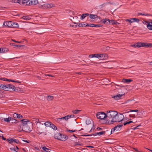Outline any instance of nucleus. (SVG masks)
I'll use <instances>...</instances> for the list:
<instances>
[{
  "mask_svg": "<svg viewBox=\"0 0 152 152\" xmlns=\"http://www.w3.org/2000/svg\"><path fill=\"white\" fill-rule=\"evenodd\" d=\"M23 117L22 115L20 114H18V118H23Z\"/></svg>",
  "mask_w": 152,
  "mask_h": 152,
  "instance_id": "obj_57",
  "label": "nucleus"
},
{
  "mask_svg": "<svg viewBox=\"0 0 152 152\" xmlns=\"http://www.w3.org/2000/svg\"><path fill=\"white\" fill-rule=\"evenodd\" d=\"M126 20L131 23L134 22L138 23L140 21V20L136 18H132L130 19H126Z\"/></svg>",
  "mask_w": 152,
  "mask_h": 152,
  "instance_id": "obj_13",
  "label": "nucleus"
},
{
  "mask_svg": "<svg viewBox=\"0 0 152 152\" xmlns=\"http://www.w3.org/2000/svg\"><path fill=\"white\" fill-rule=\"evenodd\" d=\"M61 134L60 133L57 132L55 133L54 135V137L55 139H57L59 138V136Z\"/></svg>",
  "mask_w": 152,
  "mask_h": 152,
  "instance_id": "obj_29",
  "label": "nucleus"
},
{
  "mask_svg": "<svg viewBox=\"0 0 152 152\" xmlns=\"http://www.w3.org/2000/svg\"><path fill=\"white\" fill-rule=\"evenodd\" d=\"M133 81L132 80L130 79H123V81L124 83H130L131 82Z\"/></svg>",
  "mask_w": 152,
  "mask_h": 152,
  "instance_id": "obj_23",
  "label": "nucleus"
},
{
  "mask_svg": "<svg viewBox=\"0 0 152 152\" xmlns=\"http://www.w3.org/2000/svg\"><path fill=\"white\" fill-rule=\"evenodd\" d=\"M80 111V110H76L72 111V112L73 113L75 114H77L79 113V112Z\"/></svg>",
  "mask_w": 152,
  "mask_h": 152,
  "instance_id": "obj_41",
  "label": "nucleus"
},
{
  "mask_svg": "<svg viewBox=\"0 0 152 152\" xmlns=\"http://www.w3.org/2000/svg\"><path fill=\"white\" fill-rule=\"evenodd\" d=\"M103 26V25L101 24H94V27H102Z\"/></svg>",
  "mask_w": 152,
  "mask_h": 152,
  "instance_id": "obj_48",
  "label": "nucleus"
},
{
  "mask_svg": "<svg viewBox=\"0 0 152 152\" xmlns=\"http://www.w3.org/2000/svg\"><path fill=\"white\" fill-rule=\"evenodd\" d=\"M79 25L80 27H84L86 26V24L83 23H80Z\"/></svg>",
  "mask_w": 152,
  "mask_h": 152,
  "instance_id": "obj_42",
  "label": "nucleus"
},
{
  "mask_svg": "<svg viewBox=\"0 0 152 152\" xmlns=\"http://www.w3.org/2000/svg\"><path fill=\"white\" fill-rule=\"evenodd\" d=\"M129 116L130 117H132V118H134L135 117V115H134V114H133V115H129Z\"/></svg>",
  "mask_w": 152,
  "mask_h": 152,
  "instance_id": "obj_60",
  "label": "nucleus"
},
{
  "mask_svg": "<svg viewBox=\"0 0 152 152\" xmlns=\"http://www.w3.org/2000/svg\"><path fill=\"white\" fill-rule=\"evenodd\" d=\"M30 5H35L37 4L38 3L37 0H30Z\"/></svg>",
  "mask_w": 152,
  "mask_h": 152,
  "instance_id": "obj_16",
  "label": "nucleus"
},
{
  "mask_svg": "<svg viewBox=\"0 0 152 152\" xmlns=\"http://www.w3.org/2000/svg\"><path fill=\"white\" fill-rule=\"evenodd\" d=\"M8 50V49L5 48H2L1 49V53H4L7 52Z\"/></svg>",
  "mask_w": 152,
  "mask_h": 152,
  "instance_id": "obj_26",
  "label": "nucleus"
},
{
  "mask_svg": "<svg viewBox=\"0 0 152 152\" xmlns=\"http://www.w3.org/2000/svg\"><path fill=\"white\" fill-rule=\"evenodd\" d=\"M12 121V123H19V121H17V120L13 118L12 117V119H11V120Z\"/></svg>",
  "mask_w": 152,
  "mask_h": 152,
  "instance_id": "obj_38",
  "label": "nucleus"
},
{
  "mask_svg": "<svg viewBox=\"0 0 152 152\" xmlns=\"http://www.w3.org/2000/svg\"><path fill=\"white\" fill-rule=\"evenodd\" d=\"M32 124L30 122L28 124L24 125L21 127L18 128L19 131H23L26 132H29L32 130V129L30 127H32Z\"/></svg>",
  "mask_w": 152,
  "mask_h": 152,
  "instance_id": "obj_2",
  "label": "nucleus"
},
{
  "mask_svg": "<svg viewBox=\"0 0 152 152\" xmlns=\"http://www.w3.org/2000/svg\"><path fill=\"white\" fill-rule=\"evenodd\" d=\"M142 47H144L145 48L148 47V43L142 42Z\"/></svg>",
  "mask_w": 152,
  "mask_h": 152,
  "instance_id": "obj_40",
  "label": "nucleus"
},
{
  "mask_svg": "<svg viewBox=\"0 0 152 152\" xmlns=\"http://www.w3.org/2000/svg\"><path fill=\"white\" fill-rule=\"evenodd\" d=\"M11 119H12V117H9L7 118H4V121L5 122H9L11 121Z\"/></svg>",
  "mask_w": 152,
  "mask_h": 152,
  "instance_id": "obj_32",
  "label": "nucleus"
},
{
  "mask_svg": "<svg viewBox=\"0 0 152 152\" xmlns=\"http://www.w3.org/2000/svg\"><path fill=\"white\" fill-rule=\"evenodd\" d=\"M124 118V115L121 113L118 114L115 116L114 118H113L110 121V120H107L106 122V124H113L114 122H119L122 121Z\"/></svg>",
  "mask_w": 152,
  "mask_h": 152,
  "instance_id": "obj_1",
  "label": "nucleus"
},
{
  "mask_svg": "<svg viewBox=\"0 0 152 152\" xmlns=\"http://www.w3.org/2000/svg\"><path fill=\"white\" fill-rule=\"evenodd\" d=\"M37 121H39V123L41 124L42 125H43L44 123L45 122V121H44L41 118L39 119V120H38Z\"/></svg>",
  "mask_w": 152,
  "mask_h": 152,
  "instance_id": "obj_28",
  "label": "nucleus"
},
{
  "mask_svg": "<svg viewBox=\"0 0 152 152\" xmlns=\"http://www.w3.org/2000/svg\"><path fill=\"white\" fill-rule=\"evenodd\" d=\"M91 123V121L89 119H87L86 120V123L87 125L90 124Z\"/></svg>",
  "mask_w": 152,
  "mask_h": 152,
  "instance_id": "obj_43",
  "label": "nucleus"
},
{
  "mask_svg": "<svg viewBox=\"0 0 152 152\" xmlns=\"http://www.w3.org/2000/svg\"><path fill=\"white\" fill-rule=\"evenodd\" d=\"M21 89L20 88L18 87H15V88H14V90L13 91H15L16 92H20Z\"/></svg>",
  "mask_w": 152,
  "mask_h": 152,
  "instance_id": "obj_33",
  "label": "nucleus"
},
{
  "mask_svg": "<svg viewBox=\"0 0 152 152\" xmlns=\"http://www.w3.org/2000/svg\"><path fill=\"white\" fill-rule=\"evenodd\" d=\"M100 56V53L94 54L89 55V57L91 58L93 57H96L98 58L99 59V57Z\"/></svg>",
  "mask_w": 152,
  "mask_h": 152,
  "instance_id": "obj_15",
  "label": "nucleus"
},
{
  "mask_svg": "<svg viewBox=\"0 0 152 152\" xmlns=\"http://www.w3.org/2000/svg\"><path fill=\"white\" fill-rule=\"evenodd\" d=\"M19 27V25L18 23L12 22L11 28H16Z\"/></svg>",
  "mask_w": 152,
  "mask_h": 152,
  "instance_id": "obj_18",
  "label": "nucleus"
},
{
  "mask_svg": "<svg viewBox=\"0 0 152 152\" xmlns=\"http://www.w3.org/2000/svg\"><path fill=\"white\" fill-rule=\"evenodd\" d=\"M12 22L11 21H5L3 23V26L4 27H11L12 26Z\"/></svg>",
  "mask_w": 152,
  "mask_h": 152,
  "instance_id": "obj_9",
  "label": "nucleus"
},
{
  "mask_svg": "<svg viewBox=\"0 0 152 152\" xmlns=\"http://www.w3.org/2000/svg\"><path fill=\"white\" fill-rule=\"evenodd\" d=\"M145 23L144 24L147 25V28L151 30H152V20L150 22L145 21Z\"/></svg>",
  "mask_w": 152,
  "mask_h": 152,
  "instance_id": "obj_8",
  "label": "nucleus"
},
{
  "mask_svg": "<svg viewBox=\"0 0 152 152\" xmlns=\"http://www.w3.org/2000/svg\"><path fill=\"white\" fill-rule=\"evenodd\" d=\"M86 26H89L90 27H93L94 26V24H86Z\"/></svg>",
  "mask_w": 152,
  "mask_h": 152,
  "instance_id": "obj_45",
  "label": "nucleus"
},
{
  "mask_svg": "<svg viewBox=\"0 0 152 152\" xmlns=\"http://www.w3.org/2000/svg\"><path fill=\"white\" fill-rule=\"evenodd\" d=\"M67 132H76V130H67Z\"/></svg>",
  "mask_w": 152,
  "mask_h": 152,
  "instance_id": "obj_59",
  "label": "nucleus"
},
{
  "mask_svg": "<svg viewBox=\"0 0 152 152\" xmlns=\"http://www.w3.org/2000/svg\"><path fill=\"white\" fill-rule=\"evenodd\" d=\"M61 118L62 120L64 119L65 120L67 121L68 119V117H67L66 115L64 117H61Z\"/></svg>",
  "mask_w": 152,
  "mask_h": 152,
  "instance_id": "obj_52",
  "label": "nucleus"
},
{
  "mask_svg": "<svg viewBox=\"0 0 152 152\" xmlns=\"http://www.w3.org/2000/svg\"><path fill=\"white\" fill-rule=\"evenodd\" d=\"M61 140L62 141H65L68 139V137L65 135L61 134Z\"/></svg>",
  "mask_w": 152,
  "mask_h": 152,
  "instance_id": "obj_17",
  "label": "nucleus"
},
{
  "mask_svg": "<svg viewBox=\"0 0 152 152\" xmlns=\"http://www.w3.org/2000/svg\"><path fill=\"white\" fill-rule=\"evenodd\" d=\"M138 15H144L145 16H152V14H149L146 13V14H143L141 13H139Z\"/></svg>",
  "mask_w": 152,
  "mask_h": 152,
  "instance_id": "obj_30",
  "label": "nucleus"
},
{
  "mask_svg": "<svg viewBox=\"0 0 152 152\" xmlns=\"http://www.w3.org/2000/svg\"><path fill=\"white\" fill-rule=\"evenodd\" d=\"M106 131H102L101 132H97V134H98V135H101L103 134H105V132Z\"/></svg>",
  "mask_w": 152,
  "mask_h": 152,
  "instance_id": "obj_39",
  "label": "nucleus"
},
{
  "mask_svg": "<svg viewBox=\"0 0 152 152\" xmlns=\"http://www.w3.org/2000/svg\"><path fill=\"white\" fill-rule=\"evenodd\" d=\"M80 23H77V24L76 25H75V27H80L79 25V24H80Z\"/></svg>",
  "mask_w": 152,
  "mask_h": 152,
  "instance_id": "obj_62",
  "label": "nucleus"
},
{
  "mask_svg": "<svg viewBox=\"0 0 152 152\" xmlns=\"http://www.w3.org/2000/svg\"><path fill=\"white\" fill-rule=\"evenodd\" d=\"M38 120H39V119H34V120H33V121H34L35 123L37 124V123H39V121H37Z\"/></svg>",
  "mask_w": 152,
  "mask_h": 152,
  "instance_id": "obj_55",
  "label": "nucleus"
},
{
  "mask_svg": "<svg viewBox=\"0 0 152 152\" xmlns=\"http://www.w3.org/2000/svg\"><path fill=\"white\" fill-rule=\"evenodd\" d=\"M106 131L105 134L106 135H110L113 132L112 131V130H111V131H110V130H106L105 131Z\"/></svg>",
  "mask_w": 152,
  "mask_h": 152,
  "instance_id": "obj_22",
  "label": "nucleus"
},
{
  "mask_svg": "<svg viewBox=\"0 0 152 152\" xmlns=\"http://www.w3.org/2000/svg\"><path fill=\"white\" fill-rule=\"evenodd\" d=\"M124 94H118L114 96H112V97L114 98L116 100H118L119 99H121V97L123 96Z\"/></svg>",
  "mask_w": 152,
  "mask_h": 152,
  "instance_id": "obj_14",
  "label": "nucleus"
},
{
  "mask_svg": "<svg viewBox=\"0 0 152 152\" xmlns=\"http://www.w3.org/2000/svg\"><path fill=\"white\" fill-rule=\"evenodd\" d=\"M51 122L49 121H47L44 123L46 127H50V125H51Z\"/></svg>",
  "mask_w": 152,
  "mask_h": 152,
  "instance_id": "obj_24",
  "label": "nucleus"
},
{
  "mask_svg": "<svg viewBox=\"0 0 152 152\" xmlns=\"http://www.w3.org/2000/svg\"><path fill=\"white\" fill-rule=\"evenodd\" d=\"M3 87L4 90L10 91H13L14 88H15V87L11 84H4V86H3Z\"/></svg>",
  "mask_w": 152,
  "mask_h": 152,
  "instance_id": "obj_5",
  "label": "nucleus"
},
{
  "mask_svg": "<svg viewBox=\"0 0 152 152\" xmlns=\"http://www.w3.org/2000/svg\"><path fill=\"white\" fill-rule=\"evenodd\" d=\"M136 43L137 45H136V46H137V47L140 48L142 47V42H138Z\"/></svg>",
  "mask_w": 152,
  "mask_h": 152,
  "instance_id": "obj_36",
  "label": "nucleus"
},
{
  "mask_svg": "<svg viewBox=\"0 0 152 152\" xmlns=\"http://www.w3.org/2000/svg\"><path fill=\"white\" fill-rule=\"evenodd\" d=\"M110 24H112V25H116L117 23V22L113 20H110Z\"/></svg>",
  "mask_w": 152,
  "mask_h": 152,
  "instance_id": "obj_37",
  "label": "nucleus"
},
{
  "mask_svg": "<svg viewBox=\"0 0 152 152\" xmlns=\"http://www.w3.org/2000/svg\"><path fill=\"white\" fill-rule=\"evenodd\" d=\"M89 14L88 13H84L80 17V19L81 20L84 19L86 17L88 16Z\"/></svg>",
  "mask_w": 152,
  "mask_h": 152,
  "instance_id": "obj_20",
  "label": "nucleus"
},
{
  "mask_svg": "<svg viewBox=\"0 0 152 152\" xmlns=\"http://www.w3.org/2000/svg\"><path fill=\"white\" fill-rule=\"evenodd\" d=\"M7 140L8 141L9 143L12 144L14 142V138L9 137L8 139H7Z\"/></svg>",
  "mask_w": 152,
  "mask_h": 152,
  "instance_id": "obj_21",
  "label": "nucleus"
},
{
  "mask_svg": "<svg viewBox=\"0 0 152 152\" xmlns=\"http://www.w3.org/2000/svg\"><path fill=\"white\" fill-rule=\"evenodd\" d=\"M55 6L54 4L52 3H45L43 5H40L39 7L43 9H49L52 7Z\"/></svg>",
  "mask_w": 152,
  "mask_h": 152,
  "instance_id": "obj_6",
  "label": "nucleus"
},
{
  "mask_svg": "<svg viewBox=\"0 0 152 152\" xmlns=\"http://www.w3.org/2000/svg\"><path fill=\"white\" fill-rule=\"evenodd\" d=\"M62 120L61 118H58L57 119V121L58 122H60Z\"/></svg>",
  "mask_w": 152,
  "mask_h": 152,
  "instance_id": "obj_63",
  "label": "nucleus"
},
{
  "mask_svg": "<svg viewBox=\"0 0 152 152\" xmlns=\"http://www.w3.org/2000/svg\"><path fill=\"white\" fill-rule=\"evenodd\" d=\"M148 47H152V43H148Z\"/></svg>",
  "mask_w": 152,
  "mask_h": 152,
  "instance_id": "obj_64",
  "label": "nucleus"
},
{
  "mask_svg": "<svg viewBox=\"0 0 152 152\" xmlns=\"http://www.w3.org/2000/svg\"><path fill=\"white\" fill-rule=\"evenodd\" d=\"M3 86H4V84H2L0 83V89H1L3 90V89H4L3 88L4 87Z\"/></svg>",
  "mask_w": 152,
  "mask_h": 152,
  "instance_id": "obj_56",
  "label": "nucleus"
},
{
  "mask_svg": "<svg viewBox=\"0 0 152 152\" xmlns=\"http://www.w3.org/2000/svg\"><path fill=\"white\" fill-rule=\"evenodd\" d=\"M14 142L18 144L20 143V142H19L18 140L15 139V138H14Z\"/></svg>",
  "mask_w": 152,
  "mask_h": 152,
  "instance_id": "obj_44",
  "label": "nucleus"
},
{
  "mask_svg": "<svg viewBox=\"0 0 152 152\" xmlns=\"http://www.w3.org/2000/svg\"><path fill=\"white\" fill-rule=\"evenodd\" d=\"M105 24L107 25H109L110 24V20L108 18H105Z\"/></svg>",
  "mask_w": 152,
  "mask_h": 152,
  "instance_id": "obj_35",
  "label": "nucleus"
},
{
  "mask_svg": "<svg viewBox=\"0 0 152 152\" xmlns=\"http://www.w3.org/2000/svg\"><path fill=\"white\" fill-rule=\"evenodd\" d=\"M100 56L99 57V59L101 60H105L108 58V55L106 53H100Z\"/></svg>",
  "mask_w": 152,
  "mask_h": 152,
  "instance_id": "obj_11",
  "label": "nucleus"
},
{
  "mask_svg": "<svg viewBox=\"0 0 152 152\" xmlns=\"http://www.w3.org/2000/svg\"><path fill=\"white\" fill-rule=\"evenodd\" d=\"M141 126V125L140 124L139 125H138V126H136V127H134L133 128V129L134 130H135V129H138V127L139 126Z\"/></svg>",
  "mask_w": 152,
  "mask_h": 152,
  "instance_id": "obj_58",
  "label": "nucleus"
},
{
  "mask_svg": "<svg viewBox=\"0 0 152 152\" xmlns=\"http://www.w3.org/2000/svg\"><path fill=\"white\" fill-rule=\"evenodd\" d=\"M20 4L25 6L30 5V0H20Z\"/></svg>",
  "mask_w": 152,
  "mask_h": 152,
  "instance_id": "obj_10",
  "label": "nucleus"
},
{
  "mask_svg": "<svg viewBox=\"0 0 152 152\" xmlns=\"http://www.w3.org/2000/svg\"><path fill=\"white\" fill-rule=\"evenodd\" d=\"M123 126L122 124H118L112 129V131L114 132L116 130L117 131H119L121 129V127Z\"/></svg>",
  "mask_w": 152,
  "mask_h": 152,
  "instance_id": "obj_12",
  "label": "nucleus"
},
{
  "mask_svg": "<svg viewBox=\"0 0 152 152\" xmlns=\"http://www.w3.org/2000/svg\"><path fill=\"white\" fill-rule=\"evenodd\" d=\"M37 129H38V130L37 131V133L39 134H41L44 133V132H40L38 130H39V128L37 127Z\"/></svg>",
  "mask_w": 152,
  "mask_h": 152,
  "instance_id": "obj_47",
  "label": "nucleus"
},
{
  "mask_svg": "<svg viewBox=\"0 0 152 152\" xmlns=\"http://www.w3.org/2000/svg\"><path fill=\"white\" fill-rule=\"evenodd\" d=\"M13 3H18L20 4V0H13Z\"/></svg>",
  "mask_w": 152,
  "mask_h": 152,
  "instance_id": "obj_51",
  "label": "nucleus"
},
{
  "mask_svg": "<svg viewBox=\"0 0 152 152\" xmlns=\"http://www.w3.org/2000/svg\"><path fill=\"white\" fill-rule=\"evenodd\" d=\"M98 17V16L96 15H93L92 14L89 15V17L91 19H94Z\"/></svg>",
  "mask_w": 152,
  "mask_h": 152,
  "instance_id": "obj_19",
  "label": "nucleus"
},
{
  "mask_svg": "<svg viewBox=\"0 0 152 152\" xmlns=\"http://www.w3.org/2000/svg\"><path fill=\"white\" fill-rule=\"evenodd\" d=\"M18 114L17 113H14L13 114V117L15 118H18Z\"/></svg>",
  "mask_w": 152,
  "mask_h": 152,
  "instance_id": "obj_46",
  "label": "nucleus"
},
{
  "mask_svg": "<svg viewBox=\"0 0 152 152\" xmlns=\"http://www.w3.org/2000/svg\"><path fill=\"white\" fill-rule=\"evenodd\" d=\"M15 46L18 48H19V47H23V45H15Z\"/></svg>",
  "mask_w": 152,
  "mask_h": 152,
  "instance_id": "obj_61",
  "label": "nucleus"
},
{
  "mask_svg": "<svg viewBox=\"0 0 152 152\" xmlns=\"http://www.w3.org/2000/svg\"><path fill=\"white\" fill-rule=\"evenodd\" d=\"M83 145V144L80 142H75L73 145L74 146L77 145L81 146Z\"/></svg>",
  "mask_w": 152,
  "mask_h": 152,
  "instance_id": "obj_34",
  "label": "nucleus"
},
{
  "mask_svg": "<svg viewBox=\"0 0 152 152\" xmlns=\"http://www.w3.org/2000/svg\"><path fill=\"white\" fill-rule=\"evenodd\" d=\"M67 116V117H68V119L69 118H73L75 117V115H69Z\"/></svg>",
  "mask_w": 152,
  "mask_h": 152,
  "instance_id": "obj_49",
  "label": "nucleus"
},
{
  "mask_svg": "<svg viewBox=\"0 0 152 152\" xmlns=\"http://www.w3.org/2000/svg\"><path fill=\"white\" fill-rule=\"evenodd\" d=\"M50 127L51 128L54 130H56L57 129V128L56 126H55L52 123L51 124V125H50Z\"/></svg>",
  "mask_w": 152,
  "mask_h": 152,
  "instance_id": "obj_31",
  "label": "nucleus"
},
{
  "mask_svg": "<svg viewBox=\"0 0 152 152\" xmlns=\"http://www.w3.org/2000/svg\"><path fill=\"white\" fill-rule=\"evenodd\" d=\"M117 114V112L115 110H109L107 111V118H114Z\"/></svg>",
  "mask_w": 152,
  "mask_h": 152,
  "instance_id": "obj_4",
  "label": "nucleus"
},
{
  "mask_svg": "<svg viewBox=\"0 0 152 152\" xmlns=\"http://www.w3.org/2000/svg\"><path fill=\"white\" fill-rule=\"evenodd\" d=\"M97 118L101 120H104L106 123V121L108 120L107 118V114L103 112H99L96 114Z\"/></svg>",
  "mask_w": 152,
  "mask_h": 152,
  "instance_id": "obj_3",
  "label": "nucleus"
},
{
  "mask_svg": "<svg viewBox=\"0 0 152 152\" xmlns=\"http://www.w3.org/2000/svg\"><path fill=\"white\" fill-rule=\"evenodd\" d=\"M139 111L138 110H131L130 109L129 111H128L127 113L129 112H137Z\"/></svg>",
  "mask_w": 152,
  "mask_h": 152,
  "instance_id": "obj_53",
  "label": "nucleus"
},
{
  "mask_svg": "<svg viewBox=\"0 0 152 152\" xmlns=\"http://www.w3.org/2000/svg\"><path fill=\"white\" fill-rule=\"evenodd\" d=\"M105 18L102 19L100 21V23H101L105 24Z\"/></svg>",
  "mask_w": 152,
  "mask_h": 152,
  "instance_id": "obj_50",
  "label": "nucleus"
},
{
  "mask_svg": "<svg viewBox=\"0 0 152 152\" xmlns=\"http://www.w3.org/2000/svg\"><path fill=\"white\" fill-rule=\"evenodd\" d=\"M23 19L27 20H29L31 19V17L28 16H24L22 17Z\"/></svg>",
  "mask_w": 152,
  "mask_h": 152,
  "instance_id": "obj_25",
  "label": "nucleus"
},
{
  "mask_svg": "<svg viewBox=\"0 0 152 152\" xmlns=\"http://www.w3.org/2000/svg\"><path fill=\"white\" fill-rule=\"evenodd\" d=\"M54 96H50V95L48 96L47 97V99L48 101H51L54 99Z\"/></svg>",
  "mask_w": 152,
  "mask_h": 152,
  "instance_id": "obj_27",
  "label": "nucleus"
},
{
  "mask_svg": "<svg viewBox=\"0 0 152 152\" xmlns=\"http://www.w3.org/2000/svg\"><path fill=\"white\" fill-rule=\"evenodd\" d=\"M10 149L11 151H15L16 152H18V151H16L15 150V148H10Z\"/></svg>",
  "mask_w": 152,
  "mask_h": 152,
  "instance_id": "obj_54",
  "label": "nucleus"
},
{
  "mask_svg": "<svg viewBox=\"0 0 152 152\" xmlns=\"http://www.w3.org/2000/svg\"><path fill=\"white\" fill-rule=\"evenodd\" d=\"M21 122V123L18 125V128H19L26 125L29 123V120L28 119H24L20 121V122Z\"/></svg>",
  "mask_w": 152,
  "mask_h": 152,
  "instance_id": "obj_7",
  "label": "nucleus"
}]
</instances>
